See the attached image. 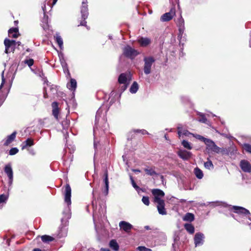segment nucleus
I'll use <instances>...</instances> for the list:
<instances>
[{
	"label": "nucleus",
	"mask_w": 251,
	"mask_h": 251,
	"mask_svg": "<svg viewBox=\"0 0 251 251\" xmlns=\"http://www.w3.org/2000/svg\"><path fill=\"white\" fill-rule=\"evenodd\" d=\"M241 146L247 152L251 153V145L247 143L241 144Z\"/></svg>",
	"instance_id": "obj_38"
},
{
	"label": "nucleus",
	"mask_w": 251,
	"mask_h": 251,
	"mask_svg": "<svg viewBox=\"0 0 251 251\" xmlns=\"http://www.w3.org/2000/svg\"><path fill=\"white\" fill-rule=\"evenodd\" d=\"M193 135L196 138H197L201 141H203L204 143L205 142L206 140L207 139V138H205L200 135H199V134H196V135L193 134Z\"/></svg>",
	"instance_id": "obj_47"
},
{
	"label": "nucleus",
	"mask_w": 251,
	"mask_h": 251,
	"mask_svg": "<svg viewBox=\"0 0 251 251\" xmlns=\"http://www.w3.org/2000/svg\"><path fill=\"white\" fill-rule=\"evenodd\" d=\"M66 74V77L67 78H71V74L70 72L69 71V73H65Z\"/></svg>",
	"instance_id": "obj_59"
},
{
	"label": "nucleus",
	"mask_w": 251,
	"mask_h": 251,
	"mask_svg": "<svg viewBox=\"0 0 251 251\" xmlns=\"http://www.w3.org/2000/svg\"><path fill=\"white\" fill-rule=\"evenodd\" d=\"M194 220V215L191 213H186L183 217V220L184 221L192 222Z\"/></svg>",
	"instance_id": "obj_30"
},
{
	"label": "nucleus",
	"mask_w": 251,
	"mask_h": 251,
	"mask_svg": "<svg viewBox=\"0 0 251 251\" xmlns=\"http://www.w3.org/2000/svg\"><path fill=\"white\" fill-rule=\"evenodd\" d=\"M64 202L66 205L64 206L62 212L61 218V224L57 231L52 236L48 235V243L51 241L56 242L59 239L65 237L68 233V226L69 220L71 218V188L69 184L65 186Z\"/></svg>",
	"instance_id": "obj_1"
},
{
	"label": "nucleus",
	"mask_w": 251,
	"mask_h": 251,
	"mask_svg": "<svg viewBox=\"0 0 251 251\" xmlns=\"http://www.w3.org/2000/svg\"><path fill=\"white\" fill-rule=\"evenodd\" d=\"M19 151V150L17 148H12L9 151V154L10 155H13L17 153Z\"/></svg>",
	"instance_id": "obj_44"
},
{
	"label": "nucleus",
	"mask_w": 251,
	"mask_h": 251,
	"mask_svg": "<svg viewBox=\"0 0 251 251\" xmlns=\"http://www.w3.org/2000/svg\"><path fill=\"white\" fill-rule=\"evenodd\" d=\"M185 229L190 234H193L195 231L194 226L190 224H185L184 225Z\"/></svg>",
	"instance_id": "obj_33"
},
{
	"label": "nucleus",
	"mask_w": 251,
	"mask_h": 251,
	"mask_svg": "<svg viewBox=\"0 0 251 251\" xmlns=\"http://www.w3.org/2000/svg\"><path fill=\"white\" fill-rule=\"evenodd\" d=\"M130 179L131 180V182L132 184V186L134 187V188L137 191L138 193H140V191L142 190V189L137 185L136 184L135 181L133 179V178L132 176H130Z\"/></svg>",
	"instance_id": "obj_35"
},
{
	"label": "nucleus",
	"mask_w": 251,
	"mask_h": 251,
	"mask_svg": "<svg viewBox=\"0 0 251 251\" xmlns=\"http://www.w3.org/2000/svg\"><path fill=\"white\" fill-rule=\"evenodd\" d=\"M145 171L146 172L147 174L151 176H153L157 174L155 171L152 168L145 169Z\"/></svg>",
	"instance_id": "obj_41"
},
{
	"label": "nucleus",
	"mask_w": 251,
	"mask_h": 251,
	"mask_svg": "<svg viewBox=\"0 0 251 251\" xmlns=\"http://www.w3.org/2000/svg\"><path fill=\"white\" fill-rule=\"evenodd\" d=\"M204 235L201 232L196 233L194 237V243L196 247L201 246L204 243Z\"/></svg>",
	"instance_id": "obj_13"
},
{
	"label": "nucleus",
	"mask_w": 251,
	"mask_h": 251,
	"mask_svg": "<svg viewBox=\"0 0 251 251\" xmlns=\"http://www.w3.org/2000/svg\"><path fill=\"white\" fill-rule=\"evenodd\" d=\"M142 201L146 205H149L150 204V201L148 197H143Z\"/></svg>",
	"instance_id": "obj_48"
},
{
	"label": "nucleus",
	"mask_w": 251,
	"mask_h": 251,
	"mask_svg": "<svg viewBox=\"0 0 251 251\" xmlns=\"http://www.w3.org/2000/svg\"><path fill=\"white\" fill-rule=\"evenodd\" d=\"M4 44L5 47V52L6 53L14 51L16 46V41L15 40H10L6 38L4 41Z\"/></svg>",
	"instance_id": "obj_10"
},
{
	"label": "nucleus",
	"mask_w": 251,
	"mask_h": 251,
	"mask_svg": "<svg viewBox=\"0 0 251 251\" xmlns=\"http://www.w3.org/2000/svg\"><path fill=\"white\" fill-rule=\"evenodd\" d=\"M181 144L185 149L188 150H191L192 149V146H191L190 143L186 140H183L181 142Z\"/></svg>",
	"instance_id": "obj_37"
},
{
	"label": "nucleus",
	"mask_w": 251,
	"mask_h": 251,
	"mask_svg": "<svg viewBox=\"0 0 251 251\" xmlns=\"http://www.w3.org/2000/svg\"><path fill=\"white\" fill-rule=\"evenodd\" d=\"M132 171L135 172V173H139L140 172V170L138 169H133Z\"/></svg>",
	"instance_id": "obj_62"
},
{
	"label": "nucleus",
	"mask_w": 251,
	"mask_h": 251,
	"mask_svg": "<svg viewBox=\"0 0 251 251\" xmlns=\"http://www.w3.org/2000/svg\"><path fill=\"white\" fill-rule=\"evenodd\" d=\"M54 38L56 43L58 44L60 49L61 50H62L63 49V41L61 36L59 35V33H57L54 36Z\"/></svg>",
	"instance_id": "obj_26"
},
{
	"label": "nucleus",
	"mask_w": 251,
	"mask_h": 251,
	"mask_svg": "<svg viewBox=\"0 0 251 251\" xmlns=\"http://www.w3.org/2000/svg\"><path fill=\"white\" fill-rule=\"evenodd\" d=\"M133 131L135 133H141L143 135L149 134L148 131L145 129H135Z\"/></svg>",
	"instance_id": "obj_50"
},
{
	"label": "nucleus",
	"mask_w": 251,
	"mask_h": 251,
	"mask_svg": "<svg viewBox=\"0 0 251 251\" xmlns=\"http://www.w3.org/2000/svg\"><path fill=\"white\" fill-rule=\"evenodd\" d=\"M195 174L197 178L201 179L203 177L202 172L198 168L195 169Z\"/></svg>",
	"instance_id": "obj_36"
},
{
	"label": "nucleus",
	"mask_w": 251,
	"mask_h": 251,
	"mask_svg": "<svg viewBox=\"0 0 251 251\" xmlns=\"http://www.w3.org/2000/svg\"><path fill=\"white\" fill-rule=\"evenodd\" d=\"M137 250L138 251H152L151 249L147 248L144 246H139L137 248Z\"/></svg>",
	"instance_id": "obj_49"
},
{
	"label": "nucleus",
	"mask_w": 251,
	"mask_h": 251,
	"mask_svg": "<svg viewBox=\"0 0 251 251\" xmlns=\"http://www.w3.org/2000/svg\"><path fill=\"white\" fill-rule=\"evenodd\" d=\"M139 89V85L136 81H134L129 88V92L131 94H135Z\"/></svg>",
	"instance_id": "obj_29"
},
{
	"label": "nucleus",
	"mask_w": 251,
	"mask_h": 251,
	"mask_svg": "<svg viewBox=\"0 0 251 251\" xmlns=\"http://www.w3.org/2000/svg\"><path fill=\"white\" fill-rule=\"evenodd\" d=\"M143 61L144 73L146 75H149L151 72L152 66L155 62V59L152 56H145L144 57Z\"/></svg>",
	"instance_id": "obj_6"
},
{
	"label": "nucleus",
	"mask_w": 251,
	"mask_h": 251,
	"mask_svg": "<svg viewBox=\"0 0 251 251\" xmlns=\"http://www.w3.org/2000/svg\"><path fill=\"white\" fill-rule=\"evenodd\" d=\"M110 247L115 251H118L119 249V246L115 240H112L109 243Z\"/></svg>",
	"instance_id": "obj_31"
},
{
	"label": "nucleus",
	"mask_w": 251,
	"mask_h": 251,
	"mask_svg": "<svg viewBox=\"0 0 251 251\" xmlns=\"http://www.w3.org/2000/svg\"><path fill=\"white\" fill-rule=\"evenodd\" d=\"M8 199V197L5 195H0V203L4 202L5 203L7 200Z\"/></svg>",
	"instance_id": "obj_46"
},
{
	"label": "nucleus",
	"mask_w": 251,
	"mask_h": 251,
	"mask_svg": "<svg viewBox=\"0 0 251 251\" xmlns=\"http://www.w3.org/2000/svg\"><path fill=\"white\" fill-rule=\"evenodd\" d=\"M131 75L129 73H122L118 77V83L115 90L111 92L110 95L112 96L115 93L119 94L120 97L127 88L131 81Z\"/></svg>",
	"instance_id": "obj_2"
},
{
	"label": "nucleus",
	"mask_w": 251,
	"mask_h": 251,
	"mask_svg": "<svg viewBox=\"0 0 251 251\" xmlns=\"http://www.w3.org/2000/svg\"><path fill=\"white\" fill-rule=\"evenodd\" d=\"M119 226L121 229L124 230L125 232L128 233L132 228L133 226L130 223L126 221H121L119 223Z\"/></svg>",
	"instance_id": "obj_19"
},
{
	"label": "nucleus",
	"mask_w": 251,
	"mask_h": 251,
	"mask_svg": "<svg viewBox=\"0 0 251 251\" xmlns=\"http://www.w3.org/2000/svg\"><path fill=\"white\" fill-rule=\"evenodd\" d=\"M42 9L43 11V17H41V26L42 27L44 30H46L47 27V18L46 17V3H44L42 6Z\"/></svg>",
	"instance_id": "obj_12"
},
{
	"label": "nucleus",
	"mask_w": 251,
	"mask_h": 251,
	"mask_svg": "<svg viewBox=\"0 0 251 251\" xmlns=\"http://www.w3.org/2000/svg\"><path fill=\"white\" fill-rule=\"evenodd\" d=\"M177 154L178 156L184 160H187L189 159L192 156V153L190 151H187L184 150H179Z\"/></svg>",
	"instance_id": "obj_16"
},
{
	"label": "nucleus",
	"mask_w": 251,
	"mask_h": 251,
	"mask_svg": "<svg viewBox=\"0 0 251 251\" xmlns=\"http://www.w3.org/2000/svg\"><path fill=\"white\" fill-rule=\"evenodd\" d=\"M104 178L103 179V182L104 183V188L103 190V193L104 195L107 196L109 191V181L108 178V173L107 172L104 173Z\"/></svg>",
	"instance_id": "obj_22"
},
{
	"label": "nucleus",
	"mask_w": 251,
	"mask_h": 251,
	"mask_svg": "<svg viewBox=\"0 0 251 251\" xmlns=\"http://www.w3.org/2000/svg\"><path fill=\"white\" fill-rule=\"evenodd\" d=\"M198 115L200 116V118L198 120V121L201 123L207 124V120L206 118L205 115L203 114L202 113H199Z\"/></svg>",
	"instance_id": "obj_39"
},
{
	"label": "nucleus",
	"mask_w": 251,
	"mask_h": 251,
	"mask_svg": "<svg viewBox=\"0 0 251 251\" xmlns=\"http://www.w3.org/2000/svg\"><path fill=\"white\" fill-rule=\"evenodd\" d=\"M4 171L8 177L9 186L11 187L12 185L13 180V172L10 163H8L5 166Z\"/></svg>",
	"instance_id": "obj_9"
},
{
	"label": "nucleus",
	"mask_w": 251,
	"mask_h": 251,
	"mask_svg": "<svg viewBox=\"0 0 251 251\" xmlns=\"http://www.w3.org/2000/svg\"><path fill=\"white\" fill-rule=\"evenodd\" d=\"M77 83L75 79L71 78L70 81L67 84V87L72 91H75L76 89Z\"/></svg>",
	"instance_id": "obj_25"
},
{
	"label": "nucleus",
	"mask_w": 251,
	"mask_h": 251,
	"mask_svg": "<svg viewBox=\"0 0 251 251\" xmlns=\"http://www.w3.org/2000/svg\"><path fill=\"white\" fill-rule=\"evenodd\" d=\"M99 214L97 213V212L96 210H94L93 212V220L94 221L95 220L96 217L98 216V217L100 216L101 217L102 216H104L106 213V207L104 205L102 206L100 205V208L99 210Z\"/></svg>",
	"instance_id": "obj_20"
},
{
	"label": "nucleus",
	"mask_w": 251,
	"mask_h": 251,
	"mask_svg": "<svg viewBox=\"0 0 251 251\" xmlns=\"http://www.w3.org/2000/svg\"><path fill=\"white\" fill-rule=\"evenodd\" d=\"M27 150L28 151V152L32 155H34L35 154V152L34 151V150L33 149H27Z\"/></svg>",
	"instance_id": "obj_54"
},
{
	"label": "nucleus",
	"mask_w": 251,
	"mask_h": 251,
	"mask_svg": "<svg viewBox=\"0 0 251 251\" xmlns=\"http://www.w3.org/2000/svg\"><path fill=\"white\" fill-rule=\"evenodd\" d=\"M123 54L126 57L133 59L139 54V52L130 46L127 45L123 49Z\"/></svg>",
	"instance_id": "obj_7"
},
{
	"label": "nucleus",
	"mask_w": 251,
	"mask_h": 251,
	"mask_svg": "<svg viewBox=\"0 0 251 251\" xmlns=\"http://www.w3.org/2000/svg\"><path fill=\"white\" fill-rule=\"evenodd\" d=\"M69 121L67 120H64L62 122V126L64 129H67L69 126Z\"/></svg>",
	"instance_id": "obj_45"
},
{
	"label": "nucleus",
	"mask_w": 251,
	"mask_h": 251,
	"mask_svg": "<svg viewBox=\"0 0 251 251\" xmlns=\"http://www.w3.org/2000/svg\"><path fill=\"white\" fill-rule=\"evenodd\" d=\"M249 46H250V47L251 48V31L250 33V41H249Z\"/></svg>",
	"instance_id": "obj_64"
},
{
	"label": "nucleus",
	"mask_w": 251,
	"mask_h": 251,
	"mask_svg": "<svg viewBox=\"0 0 251 251\" xmlns=\"http://www.w3.org/2000/svg\"><path fill=\"white\" fill-rule=\"evenodd\" d=\"M219 202H218V201L211 202H210V204L211 206L215 207V206H216L219 205V204H218V203H219Z\"/></svg>",
	"instance_id": "obj_56"
},
{
	"label": "nucleus",
	"mask_w": 251,
	"mask_h": 251,
	"mask_svg": "<svg viewBox=\"0 0 251 251\" xmlns=\"http://www.w3.org/2000/svg\"><path fill=\"white\" fill-rule=\"evenodd\" d=\"M16 135V132H13L11 135H8L6 139L4 140L3 145L5 146H7L10 145L15 139Z\"/></svg>",
	"instance_id": "obj_24"
},
{
	"label": "nucleus",
	"mask_w": 251,
	"mask_h": 251,
	"mask_svg": "<svg viewBox=\"0 0 251 251\" xmlns=\"http://www.w3.org/2000/svg\"><path fill=\"white\" fill-rule=\"evenodd\" d=\"M87 3V0H83L80 7V13L83 20L81 21L80 25L82 26H87L86 19L88 18L89 15Z\"/></svg>",
	"instance_id": "obj_5"
},
{
	"label": "nucleus",
	"mask_w": 251,
	"mask_h": 251,
	"mask_svg": "<svg viewBox=\"0 0 251 251\" xmlns=\"http://www.w3.org/2000/svg\"><path fill=\"white\" fill-rule=\"evenodd\" d=\"M50 91L54 94L57 92V89L56 86L51 85L50 88Z\"/></svg>",
	"instance_id": "obj_52"
},
{
	"label": "nucleus",
	"mask_w": 251,
	"mask_h": 251,
	"mask_svg": "<svg viewBox=\"0 0 251 251\" xmlns=\"http://www.w3.org/2000/svg\"><path fill=\"white\" fill-rule=\"evenodd\" d=\"M34 145V141L31 138H27L25 141L23 142L21 144L22 150L28 149V147H31Z\"/></svg>",
	"instance_id": "obj_23"
},
{
	"label": "nucleus",
	"mask_w": 251,
	"mask_h": 251,
	"mask_svg": "<svg viewBox=\"0 0 251 251\" xmlns=\"http://www.w3.org/2000/svg\"><path fill=\"white\" fill-rule=\"evenodd\" d=\"M138 42L141 46L146 47L150 44L151 40L148 38L142 37L138 39Z\"/></svg>",
	"instance_id": "obj_28"
},
{
	"label": "nucleus",
	"mask_w": 251,
	"mask_h": 251,
	"mask_svg": "<svg viewBox=\"0 0 251 251\" xmlns=\"http://www.w3.org/2000/svg\"><path fill=\"white\" fill-rule=\"evenodd\" d=\"M8 35L10 37L17 38L19 36V31L17 28H11L8 30Z\"/></svg>",
	"instance_id": "obj_27"
},
{
	"label": "nucleus",
	"mask_w": 251,
	"mask_h": 251,
	"mask_svg": "<svg viewBox=\"0 0 251 251\" xmlns=\"http://www.w3.org/2000/svg\"><path fill=\"white\" fill-rule=\"evenodd\" d=\"M52 115L56 120H58L60 110L58 107V103L54 101L51 103Z\"/></svg>",
	"instance_id": "obj_18"
},
{
	"label": "nucleus",
	"mask_w": 251,
	"mask_h": 251,
	"mask_svg": "<svg viewBox=\"0 0 251 251\" xmlns=\"http://www.w3.org/2000/svg\"><path fill=\"white\" fill-rule=\"evenodd\" d=\"M204 167L205 168L210 170L214 168V166L212 164V161L208 159V160L204 163Z\"/></svg>",
	"instance_id": "obj_40"
},
{
	"label": "nucleus",
	"mask_w": 251,
	"mask_h": 251,
	"mask_svg": "<svg viewBox=\"0 0 251 251\" xmlns=\"http://www.w3.org/2000/svg\"><path fill=\"white\" fill-rule=\"evenodd\" d=\"M62 68L64 73H69V70L68 67V65H66L65 67L63 66Z\"/></svg>",
	"instance_id": "obj_55"
},
{
	"label": "nucleus",
	"mask_w": 251,
	"mask_h": 251,
	"mask_svg": "<svg viewBox=\"0 0 251 251\" xmlns=\"http://www.w3.org/2000/svg\"><path fill=\"white\" fill-rule=\"evenodd\" d=\"M60 63H61V62H65L66 60L64 58V57H62V58H61V56H60Z\"/></svg>",
	"instance_id": "obj_58"
},
{
	"label": "nucleus",
	"mask_w": 251,
	"mask_h": 251,
	"mask_svg": "<svg viewBox=\"0 0 251 251\" xmlns=\"http://www.w3.org/2000/svg\"><path fill=\"white\" fill-rule=\"evenodd\" d=\"M45 251L44 250H42L41 249H39V248H35L32 250V251Z\"/></svg>",
	"instance_id": "obj_60"
},
{
	"label": "nucleus",
	"mask_w": 251,
	"mask_h": 251,
	"mask_svg": "<svg viewBox=\"0 0 251 251\" xmlns=\"http://www.w3.org/2000/svg\"><path fill=\"white\" fill-rule=\"evenodd\" d=\"M41 239L44 243H47V235H44L41 236Z\"/></svg>",
	"instance_id": "obj_53"
},
{
	"label": "nucleus",
	"mask_w": 251,
	"mask_h": 251,
	"mask_svg": "<svg viewBox=\"0 0 251 251\" xmlns=\"http://www.w3.org/2000/svg\"><path fill=\"white\" fill-rule=\"evenodd\" d=\"M239 165L244 172L251 173V164L248 160L244 159L241 160Z\"/></svg>",
	"instance_id": "obj_14"
},
{
	"label": "nucleus",
	"mask_w": 251,
	"mask_h": 251,
	"mask_svg": "<svg viewBox=\"0 0 251 251\" xmlns=\"http://www.w3.org/2000/svg\"><path fill=\"white\" fill-rule=\"evenodd\" d=\"M175 14L176 9L175 7H172L169 12H167L161 16L160 20L162 22L169 21L173 19Z\"/></svg>",
	"instance_id": "obj_11"
},
{
	"label": "nucleus",
	"mask_w": 251,
	"mask_h": 251,
	"mask_svg": "<svg viewBox=\"0 0 251 251\" xmlns=\"http://www.w3.org/2000/svg\"><path fill=\"white\" fill-rule=\"evenodd\" d=\"M43 94H44V98H46L47 92H46V86H44V88H43Z\"/></svg>",
	"instance_id": "obj_57"
},
{
	"label": "nucleus",
	"mask_w": 251,
	"mask_h": 251,
	"mask_svg": "<svg viewBox=\"0 0 251 251\" xmlns=\"http://www.w3.org/2000/svg\"><path fill=\"white\" fill-rule=\"evenodd\" d=\"M152 194L154 197V202L157 203V199L162 200V198L164 197L165 194L164 192L158 189H154L151 191Z\"/></svg>",
	"instance_id": "obj_17"
},
{
	"label": "nucleus",
	"mask_w": 251,
	"mask_h": 251,
	"mask_svg": "<svg viewBox=\"0 0 251 251\" xmlns=\"http://www.w3.org/2000/svg\"><path fill=\"white\" fill-rule=\"evenodd\" d=\"M177 26L178 27V31L180 32H184V20L182 16L180 15V17L176 21Z\"/></svg>",
	"instance_id": "obj_21"
},
{
	"label": "nucleus",
	"mask_w": 251,
	"mask_h": 251,
	"mask_svg": "<svg viewBox=\"0 0 251 251\" xmlns=\"http://www.w3.org/2000/svg\"><path fill=\"white\" fill-rule=\"evenodd\" d=\"M32 71H33L37 76L40 77L42 78V80L44 81V84H45L46 82V79L45 77L44 74L42 72L38 70L37 71H34V70H32Z\"/></svg>",
	"instance_id": "obj_34"
},
{
	"label": "nucleus",
	"mask_w": 251,
	"mask_h": 251,
	"mask_svg": "<svg viewBox=\"0 0 251 251\" xmlns=\"http://www.w3.org/2000/svg\"><path fill=\"white\" fill-rule=\"evenodd\" d=\"M178 134L179 137H181L182 135L188 136L192 134L190 132H189L188 130H183L180 127H178Z\"/></svg>",
	"instance_id": "obj_32"
},
{
	"label": "nucleus",
	"mask_w": 251,
	"mask_h": 251,
	"mask_svg": "<svg viewBox=\"0 0 251 251\" xmlns=\"http://www.w3.org/2000/svg\"><path fill=\"white\" fill-rule=\"evenodd\" d=\"M206 145V150L208 152H214L218 153L219 147H218L214 142L210 139H207L204 142Z\"/></svg>",
	"instance_id": "obj_8"
},
{
	"label": "nucleus",
	"mask_w": 251,
	"mask_h": 251,
	"mask_svg": "<svg viewBox=\"0 0 251 251\" xmlns=\"http://www.w3.org/2000/svg\"><path fill=\"white\" fill-rule=\"evenodd\" d=\"M157 208L158 213L162 215H165L167 214V212L165 208V201L163 200L157 199Z\"/></svg>",
	"instance_id": "obj_15"
},
{
	"label": "nucleus",
	"mask_w": 251,
	"mask_h": 251,
	"mask_svg": "<svg viewBox=\"0 0 251 251\" xmlns=\"http://www.w3.org/2000/svg\"><path fill=\"white\" fill-rule=\"evenodd\" d=\"M221 153L223 154H226L228 155L229 154V151L226 148H219V151H218V153Z\"/></svg>",
	"instance_id": "obj_43"
},
{
	"label": "nucleus",
	"mask_w": 251,
	"mask_h": 251,
	"mask_svg": "<svg viewBox=\"0 0 251 251\" xmlns=\"http://www.w3.org/2000/svg\"><path fill=\"white\" fill-rule=\"evenodd\" d=\"M25 64H26L29 67H31L34 63V61L32 59H29L25 60Z\"/></svg>",
	"instance_id": "obj_51"
},
{
	"label": "nucleus",
	"mask_w": 251,
	"mask_h": 251,
	"mask_svg": "<svg viewBox=\"0 0 251 251\" xmlns=\"http://www.w3.org/2000/svg\"><path fill=\"white\" fill-rule=\"evenodd\" d=\"M179 33L177 36V39L179 40L180 44L182 42L185 41V38L184 36H183V35L184 34V32H180V31H178Z\"/></svg>",
	"instance_id": "obj_42"
},
{
	"label": "nucleus",
	"mask_w": 251,
	"mask_h": 251,
	"mask_svg": "<svg viewBox=\"0 0 251 251\" xmlns=\"http://www.w3.org/2000/svg\"><path fill=\"white\" fill-rule=\"evenodd\" d=\"M107 126L105 115L103 113L102 107H100L97 111L96 115L95 126L94 127V136H96L100 133V130L104 131Z\"/></svg>",
	"instance_id": "obj_3"
},
{
	"label": "nucleus",
	"mask_w": 251,
	"mask_h": 251,
	"mask_svg": "<svg viewBox=\"0 0 251 251\" xmlns=\"http://www.w3.org/2000/svg\"><path fill=\"white\" fill-rule=\"evenodd\" d=\"M232 209L236 213V215H233L232 217L237 221L242 222L243 221L242 219H247L249 217L250 213L248 209L237 206H233Z\"/></svg>",
	"instance_id": "obj_4"
},
{
	"label": "nucleus",
	"mask_w": 251,
	"mask_h": 251,
	"mask_svg": "<svg viewBox=\"0 0 251 251\" xmlns=\"http://www.w3.org/2000/svg\"><path fill=\"white\" fill-rule=\"evenodd\" d=\"M61 65L62 66V67H63V66H66V65H67V63H66V61L65 62H61Z\"/></svg>",
	"instance_id": "obj_61"
},
{
	"label": "nucleus",
	"mask_w": 251,
	"mask_h": 251,
	"mask_svg": "<svg viewBox=\"0 0 251 251\" xmlns=\"http://www.w3.org/2000/svg\"><path fill=\"white\" fill-rule=\"evenodd\" d=\"M144 228L146 230H151V227L149 226H145Z\"/></svg>",
	"instance_id": "obj_63"
}]
</instances>
